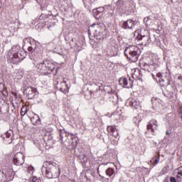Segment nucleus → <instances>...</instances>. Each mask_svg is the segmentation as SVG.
<instances>
[{
  "instance_id": "nucleus-1",
  "label": "nucleus",
  "mask_w": 182,
  "mask_h": 182,
  "mask_svg": "<svg viewBox=\"0 0 182 182\" xmlns=\"http://www.w3.org/2000/svg\"><path fill=\"white\" fill-rule=\"evenodd\" d=\"M41 172L46 178H58L60 176L59 165L52 161L45 162L41 168Z\"/></svg>"
},
{
  "instance_id": "nucleus-2",
  "label": "nucleus",
  "mask_w": 182,
  "mask_h": 182,
  "mask_svg": "<svg viewBox=\"0 0 182 182\" xmlns=\"http://www.w3.org/2000/svg\"><path fill=\"white\" fill-rule=\"evenodd\" d=\"M10 51L12 55L9 57V62L14 63V65L20 63V62H22L26 58V53L24 50H21V47L18 45L14 46Z\"/></svg>"
},
{
  "instance_id": "nucleus-3",
  "label": "nucleus",
  "mask_w": 182,
  "mask_h": 182,
  "mask_svg": "<svg viewBox=\"0 0 182 182\" xmlns=\"http://www.w3.org/2000/svg\"><path fill=\"white\" fill-rule=\"evenodd\" d=\"M152 77L156 82H159L161 87H167V86H173V78L171 75L168 73H158L156 75L152 74Z\"/></svg>"
},
{
  "instance_id": "nucleus-4",
  "label": "nucleus",
  "mask_w": 182,
  "mask_h": 182,
  "mask_svg": "<svg viewBox=\"0 0 182 182\" xmlns=\"http://www.w3.org/2000/svg\"><path fill=\"white\" fill-rule=\"evenodd\" d=\"M41 75H50L55 70V64L49 60H44L36 66Z\"/></svg>"
},
{
  "instance_id": "nucleus-5",
  "label": "nucleus",
  "mask_w": 182,
  "mask_h": 182,
  "mask_svg": "<svg viewBox=\"0 0 182 182\" xmlns=\"http://www.w3.org/2000/svg\"><path fill=\"white\" fill-rule=\"evenodd\" d=\"M124 55L131 62H137L140 56V49L136 46H129L124 50Z\"/></svg>"
},
{
  "instance_id": "nucleus-6",
  "label": "nucleus",
  "mask_w": 182,
  "mask_h": 182,
  "mask_svg": "<svg viewBox=\"0 0 182 182\" xmlns=\"http://www.w3.org/2000/svg\"><path fill=\"white\" fill-rule=\"evenodd\" d=\"M135 41L139 42V45H144V46H147L151 42L150 39V36L146 30H137L134 33Z\"/></svg>"
},
{
  "instance_id": "nucleus-7",
  "label": "nucleus",
  "mask_w": 182,
  "mask_h": 182,
  "mask_svg": "<svg viewBox=\"0 0 182 182\" xmlns=\"http://www.w3.org/2000/svg\"><path fill=\"white\" fill-rule=\"evenodd\" d=\"M12 161L14 166H23L25 163V155L21 152H18L14 155Z\"/></svg>"
},
{
  "instance_id": "nucleus-8",
  "label": "nucleus",
  "mask_w": 182,
  "mask_h": 182,
  "mask_svg": "<svg viewBox=\"0 0 182 182\" xmlns=\"http://www.w3.org/2000/svg\"><path fill=\"white\" fill-rule=\"evenodd\" d=\"M107 35V31L106 28H98V30H95V38L97 41H103Z\"/></svg>"
},
{
  "instance_id": "nucleus-9",
  "label": "nucleus",
  "mask_w": 182,
  "mask_h": 182,
  "mask_svg": "<svg viewBox=\"0 0 182 182\" xmlns=\"http://www.w3.org/2000/svg\"><path fill=\"white\" fill-rule=\"evenodd\" d=\"M55 83H57V88L60 92L65 93V95L69 92V85H68V82L65 80H63L60 83L59 81L55 80Z\"/></svg>"
},
{
  "instance_id": "nucleus-10",
  "label": "nucleus",
  "mask_w": 182,
  "mask_h": 182,
  "mask_svg": "<svg viewBox=\"0 0 182 182\" xmlns=\"http://www.w3.org/2000/svg\"><path fill=\"white\" fill-rule=\"evenodd\" d=\"M14 180V176H12V171L1 172L0 171V182H9Z\"/></svg>"
},
{
  "instance_id": "nucleus-11",
  "label": "nucleus",
  "mask_w": 182,
  "mask_h": 182,
  "mask_svg": "<svg viewBox=\"0 0 182 182\" xmlns=\"http://www.w3.org/2000/svg\"><path fill=\"white\" fill-rule=\"evenodd\" d=\"M119 83L120 86L127 89H130V87H133V82H132L130 78L127 80V78L126 77H121L119 80Z\"/></svg>"
},
{
  "instance_id": "nucleus-12",
  "label": "nucleus",
  "mask_w": 182,
  "mask_h": 182,
  "mask_svg": "<svg viewBox=\"0 0 182 182\" xmlns=\"http://www.w3.org/2000/svg\"><path fill=\"white\" fill-rule=\"evenodd\" d=\"M156 19L157 18H156V16H149L144 18V23L146 25V26L149 28V26H151V25H154V22H156Z\"/></svg>"
},
{
  "instance_id": "nucleus-13",
  "label": "nucleus",
  "mask_w": 182,
  "mask_h": 182,
  "mask_svg": "<svg viewBox=\"0 0 182 182\" xmlns=\"http://www.w3.org/2000/svg\"><path fill=\"white\" fill-rule=\"evenodd\" d=\"M1 137L6 144H11L12 143V131H8L1 134Z\"/></svg>"
},
{
  "instance_id": "nucleus-14",
  "label": "nucleus",
  "mask_w": 182,
  "mask_h": 182,
  "mask_svg": "<svg viewBox=\"0 0 182 182\" xmlns=\"http://www.w3.org/2000/svg\"><path fill=\"white\" fill-rule=\"evenodd\" d=\"M38 92V90L33 87H28L26 88L23 91V94L26 95L30 99H32L33 97L34 93H36Z\"/></svg>"
},
{
  "instance_id": "nucleus-15",
  "label": "nucleus",
  "mask_w": 182,
  "mask_h": 182,
  "mask_svg": "<svg viewBox=\"0 0 182 182\" xmlns=\"http://www.w3.org/2000/svg\"><path fill=\"white\" fill-rule=\"evenodd\" d=\"M107 132L108 133H112L113 137L118 139V140L120 138V135L119 134V130H117V128H116V126H108Z\"/></svg>"
},
{
  "instance_id": "nucleus-16",
  "label": "nucleus",
  "mask_w": 182,
  "mask_h": 182,
  "mask_svg": "<svg viewBox=\"0 0 182 182\" xmlns=\"http://www.w3.org/2000/svg\"><path fill=\"white\" fill-rule=\"evenodd\" d=\"M136 26V23L132 19L127 20V21H124L122 23V28L123 29H133Z\"/></svg>"
},
{
  "instance_id": "nucleus-17",
  "label": "nucleus",
  "mask_w": 182,
  "mask_h": 182,
  "mask_svg": "<svg viewBox=\"0 0 182 182\" xmlns=\"http://www.w3.org/2000/svg\"><path fill=\"white\" fill-rule=\"evenodd\" d=\"M105 12V7H98L92 10V15L95 19L100 18V14Z\"/></svg>"
},
{
  "instance_id": "nucleus-18",
  "label": "nucleus",
  "mask_w": 182,
  "mask_h": 182,
  "mask_svg": "<svg viewBox=\"0 0 182 182\" xmlns=\"http://www.w3.org/2000/svg\"><path fill=\"white\" fill-rule=\"evenodd\" d=\"M132 77L136 79V80H141L143 79V72L139 69L136 70L132 75Z\"/></svg>"
},
{
  "instance_id": "nucleus-19",
  "label": "nucleus",
  "mask_w": 182,
  "mask_h": 182,
  "mask_svg": "<svg viewBox=\"0 0 182 182\" xmlns=\"http://www.w3.org/2000/svg\"><path fill=\"white\" fill-rule=\"evenodd\" d=\"M161 102V100L156 97H152L151 99L153 107H160L162 105Z\"/></svg>"
},
{
  "instance_id": "nucleus-20",
  "label": "nucleus",
  "mask_w": 182,
  "mask_h": 182,
  "mask_svg": "<svg viewBox=\"0 0 182 182\" xmlns=\"http://www.w3.org/2000/svg\"><path fill=\"white\" fill-rule=\"evenodd\" d=\"M31 122L33 126H36V124H41V117H39V115L36 114L35 117H33L31 119Z\"/></svg>"
},
{
  "instance_id": "nucleus-21",
  "label": "nucleus",
  "mask_w": 182,
  "mask_h": 182,
  "mask_svg": "<svg viewBox=\"0 0 182 182\" xmlns=\"http://www.w3.org/2000/svg\"><path fill=\"white\" fill-rule=\"evenodd\" d=\"M105 174L107 176V177H112L113 174H114V169L112 168H108L105 171Z\"/></svg>"
},
{
  "instance_id": "nucleus-22",
  "label": "nucleus",
  "mask_w": 182,
  "mask_h": 182,
  "mask_svg": "<svg viewBox=\"0 0 182 182\" xmlns=\"http://www.w3.org/2000/svg\"><path fill=\"white\" fill-rule=\"evenodd\" d=\"M157 124H159V123L157 122V120H156V119H152V120L149 121V124L146 126V129H147L148 132H150V126L153 127Z\"/></svg>"
},
{
  "instance_id": "nucleus-23",
  "label": "nucleus",
  "mask_w": 182,
  "mask_h": 182,
  "mask_svg": "<svg viewBox=\"0 0 182 182\" xmlns=\"http://www.w3.org/2000/svg\"><path fill=\"white\" fill-rule=\"evenodd\" d=\"M28 50L31 53V55H36V46H29Z\"/></svg>"
},
{
  "instance_id": "nucleus-24",
  "label": "nucleus",
  "mask_w": 182,
  "mask_h": 182,
  "mask_svg": "<svg viewBox=\"0 0 182 182\" xmlns=\"http://www.w3.org/2000/svg\"><path fill=\"white\" fill-rule=\"evenodd\" d=\"M60 137L61 141H65L67 139V134L65 131L60 130Z\"/></svg>"
},
{
  "instance_id": "nucleus-25",
  "label": "nucleus",
  "mask_w": 182,
  "mask_h": 182,
  "mask_svg": "<svg viewBox=\"0 0 182 182\" xmlns=\"http://www.w3.org/2000/svg\"><path fill=\"white\" fill-rule=\"evenodd\" d=\"M124 2H126V0H118L117 1V6L118 9H122L123 6H124Z\"/></svg>"
},
{
  "instance_id": "nucleus-26",
  "label": "nucleus",
  "mask_w": 182,
  "mask_h": 182,
  "mask_svg": "<svg viewBox=\"0 0 182 182\" xmlns=\"http://www.w3.org/2000/svg\"><path fill=\"white\" fill-rule=\"evenodd\" d=\"M71 140H72V142H71L72 147H73V149H75V147H76V146H77V137L73 136L71 138Z\"/></svg>"
},
{
  "instance_id": "nucleus-27",
  "label": "nucleus",
  "mask_w": 182,
  "mask_h": 182,
  "mask_svg": "<svg viewBox=\"0 0 182 182\" xmlns=\"http://www.w3.org/2000/svg\"><path fill=\"white\" fill-rule=\"evenodd\" d=\"M100 84H96V83H92L91 85L92 87V92H97V90H100Z\"/></svg>"
},
{
  "instance_id": "nucleus-28",
  "label": "nucleus",
  "mask_w": 182,
  "mask_h": 182,
  "mask_svg": "<svg viewBox=\"0 0 182 182\" xmlns=\"http://www.w3.org/2000/svg\"><path fill=\"white\" fill-rule=\"evenodd\" d=\"M159 124H156L155 125L150 126L149 130H151V133H153V135L154 136V132L158 129Z\"/></svg>"
},
{
  "instance_id": "nucleus-29",
  "label": "nucleus",
  "mask_w": 182,
  "mask_h": 182,
  "mask_svg": "<svg viewBox=\"0 0 182 182\" xmlns=\"http://www.w3.org/2000/svg\"><path fill=\"white\" fill-rule=\"evenodd\" d=\"M29 180L32 182H41V178H38L37 176L30 177Z\"/></svg>"
},
{
  "instance_id": "nucleus-30",
  "label": "nucleus",
  "mask_w": 182,
  "mask_h": 182,
  "mask_svg": "<svg viewBox=\"0 0 182 182\" xmlns=\"http://www.w3.org/2000/svg\"><path fill=\"white\" fill-rule=\"evenodd\" d=\"M159 161L160 159H157V156H155L153 159L151 160V163H154V166H156V164H159Z\"/></svg>"
},
{
  "instance_id": "nucleus-31",
  "label": "nucleus",
  "mask_w": 182,
  "mask_h": 182,
  "mask_svg": "<svg viewBox=\"0 0 182 182\" xmlns=\"http://www.w3.org/2000/svg\"><path fill=\"white\" fill-rule=\"evenodd\" d=\"M176 181H177V182H181V181H182V174L179 172L177 173Z\"/></svg>"
},
{
  "instance_id": "nucleus-32",
  "label": "nucleus",
  "mask_w": 182,
  "mask_h": 182,
  "mask_svg": "<svg viewBox=\"0 0 182 182\" xmlns=\"http://www.w3.org/2000/svg\"><path fill=\"white\" fill-rule=\"evenodd\" d=\"M132 107L134 108V109H135V110H137V109H139V105H140V104H138L137 105V102H133L132 103Z\"/></svg>"
},
{
  "instance_id": "nucleus-33",
  "label": "nucleus",
  "mask_w": 182,
  "mask_h": 182,
  "mask_svg": "<svg viewBox=\"0 0 182 182\" xmlns=\"http://www.w3.org/2000/svg\"><path fill=\"white\" fill-rule=\"evenodd\" d=\"M98 176L100 177V181H106V180H109V178H107L106 177L100 175V173H99Z\"/></svg>"
},
{
  "instance_id": "nucleus-34",
  "label": "nucleus",
  "mask_w": 182,
  "mask_h": 182,
  "mask_svg": "<svg viewBox=\"0 0 182 182\" xmlns=\"http://www.w3.org/2000/svg\"><path fill=\"white\" fill-rule=\"evenodd\" d=\"M170 181L171 182H177V179H176V178L173 177V176H171L170 177Z\"/></svg>"
},
{
  "instance_id": "nucleus-35",
  "label": "nucleus",
  "mask_w": 182,
  "mask_h": 182,
  "mask_svg": "<svg viewBox=\"0 0 182 182\" xmlns=\"http://www.w3.org/2000/svg\"><path fill=\"white\" fill-rule=\"evenodd\" d=\"M133 120L134 123H140V119H138L137 121V117H134Z\"/></svg>"
},
{
  "instance_id": "nucleus-36",
  "label": "nucleus",
  "mask_w": 182,
  "mask_h": 182,
  "mask_svg": "<svg viewBox=\"0 0 182 182\" xmlns=\"http://www.w3.org/2000/svg\"><path fill=\"white\" fill-rule=\"evenodd\" d=\"M11 95H13L14 96H15L16 99H18V94L15 92H11Z\"/></svg>"
},
{
  "instance_id": "nucleus-37",
  "label": "nucleus",
  "mask_w": 182,
  "mask_h": 182,
  "mask_svg": "<svg viewBox=\"0 0 182 182\" xmlns=\"http://www.w3.org/2000/svg\"><path fill=\"white\" fill-rule=\"evenodd\" d=\"M178 113H180V114H182V106L179 107V109H178Z\"/></svg>"
},
{
  "instance_id": "nucleus-38",
  "label": "nucleus",
  "mask_w": 182,
  "mask_h": 182,
  "mask_svg": "<svg viewBox=\"0 0 182 182\" xmlns=\"http://www.w3.org/2000/svg\"><path fill=\"white\" fill-rule=\"evenodd\" d=\"M178 172H179L181 174H182V166H180V167L178 168Z\"/></svg>"
},
{
  "instance_id": "nucleus-39",
  "label": "nucleus",
  "mask_w": 182,
  "mask_h": 182,
  "mask_svg": "<svg viewBox=\"0 0 182 182\" xmlns=\"http://www.w3.org/2000/svg\"><path fill=\"white\" fill-rule=\"evenodd\" d=\"M169 97H171V99H173V97H174V94L173 92L170 93Z\"/></svg>"
},
{
  "instance_id": "nucleus-40",
  "label": "nucleus",
  "mask_w": 182,
  "mask_h": 182,
  "mask_svg": "<svg viewBox=\"0 0 182 182\" xmlns=\"http://www.w3.org/2000/svg\"><path fill=\"white\" fill-rule=\"evenodd\" d=\"M25 114H26V112H23V111L21 112V116H25Z\"/></svg>"
},
{
  "instance_id": "nucleus-41",
  "label": "nucleus",
  "mask_w": 182,
  "mask_h": 182,
  "mask_svg": "<svg viewBox=\"0 0 182 182\" xmlns=\"http://www.w3.org/2000/svg\"><path fill=\"white\" fill-rule=\"evenodd\" d=\"M168 5H171V4H174V1L173 0H171V2L168 3Z\"/></svg>"
},
{
  "instance_id": "nucleus-42",
  "label": "nucleus",
  "mask_w": 182,
  "mask_h": 182,
  "mask_svg": "<svg viewBox=\"0 0 182 182\" xmlns=\"http://www.w3.org/2000/svg\"><path fill=\"white\" fill-rule=\"evenodd\" d=\"M166 134L167 136H170V132H169L168 131H166Z\"/></svg>"
},
{
  "instance_id": "nucleus-43",
  "label": "nucleus",
  "mask_w": 182,
  "mask_h": 182,
  "mask_svg": "<svg viewBox=\"0 0 182 182\" xmlns=\"http://www.w3.org/2000/svg\"><path fill=\"white\" fill-rule=\"evenodd\" d=\"M91 26H92V28H95V26H96V23H93Z\"/></svg>"
},
{
  "instance_id": "nucleus-44",
  "label": "nucleus",
  "mask_w": 182,
  "mask_h": 182,
  "mask_svg": "<svg viewBox=\"0 0 182 182\" xmlns=\"http://www.w3.org/2000/svg\"><path fill=\"white\" fill-rule=\"evenodd\" d=\"M84 163H87V159L86 160L84 159Z\"/></svg>"
},
{
  "instance_id": "nucleus-45",
  "label": "nucleus",
  "mask_w": 182,
  "mask_h": 182,
  "mask_svg": "<svg viewBox=\"0 0 182 182\" xmlns=\"http://www.w3.org/2000/svg\"><path fill=\"white\" fill-rule=\"evenodd\" d=\"M113 15H114V13H113V12L110 13V16H113Z\"/></svg>"
},
{
  "instance_id": "nucleus-46",
  "label": "nucleus",
  "mask_w": 182,
  "mask_h": 182,
  "mask_svg": "<svg viewBox=\"0 0 182 182\" xmlns=\"http://www.w3.org/2000/svg\"><path fill=\"white\" fill-rule=\"evenodd\" d=\"M1 86H2L3 87H4V84H2V83H0V87H1Z\"/></svg>"
},
{
  "instance_id": "nucleus-47",
  "label": "nucleus",
  "mask_w": 182,
  "mask_h": 182,
  "mask_svg": "<svg viewBox=\"0 0 182 182\" xmlns=\"http://www.w3.org/2000/svg\"><path fill=\"white\" fill-rule=\"evenodd\" d=\"M97 173L99 174V167L97 168Z\"/></svg>"
},
{
  "instance_id": "nucleus-48",
  "label": "nucleus",
  "mask_w": 182,
  "mask_h": 182,
  "mask_svg": "<svg viewBox=\"0 0 182 182\" xmlns=\"http://www.w3.org/2000/svg\"><path fill=\"white\" fill-rule=\"evenodd\" d=\"M151 69H153V65H150Z\"/></svg>"
},
{
  "instance_id": "nucleus-49",
  "label": "nucleus",
  "mask_w": 182,
  "mask_h": 182,
  "mask_svg": "<svg viewBox=\"0 0 182 182\" xmlns=\"http://www.w3.org/2000/svg\"><path fill=\"white\" fill-rule=\"evenodd\" d=\"M88 33H90V30H88Z\"/></svg>"
},
{
  "instance_id": "nucleus-50",
  "label": "nucleus",
  "mask_w": 182,
  "mask_h": 182,
  "mask_svg": "<svg viewBox=\"0 0 182 182\" xmlns=\"http://www.w3.org/2000/svg\"><path fill=\"white\" fill-rule=\"evenodd\" d=\"M97 28H99V24L97 25Z\"/></svg>"
},
{
  "instance_id": "nucleus-51",
  "label": "nucleus",
  "mask_w": 182,
  "mask_h": 182,
  "mask_svg": "<svg viewBox=\"0 0 182 182\" xmlns=\"http://www.w3.org/2000/svg\"><path fill=\"white\" fill-rule=\"evenodd\" d=\"M154 144H155L156 146H157V143L155 142Z\"/></svg>"
},
{
  "instance_id": "nucleus-52",
  "label": "nucleus",
  "mask_w": 182,
  "mask_h": 182,
  "mask_svg": "<svg viewBox=\"0 0 182 182\" xmlns=\"http://www.w3.org/2000/svg\"><path fill=\"white\" fill-rule=\"evenodd\" d=\"M1 5H2V4L0 3V8H1Z\"/></svg>"
},
{
  "instance_id": "nucleus-53",
  "label": "nucleus",
  "mask_w": 182,
  "mask_h": 182,
  "mask_svg": "<svg viewBox=\"0 0 182 182\" xmlns=\"http://www.w3.org/2000/svg\"><path fill=\"white\" fill-rule=\"evenodd\" d=\"M145 134H147V132H145Z\"/></svg>"
},
{
  "instance_id": "nucleus-54",
  "label": "nucleus",
  "mask_w": 182,
  "mask_h": 182,
  "mask_svg": "<svg viewBox=\"0 0 182 182\" xmlns=\"http://www.w3.org/2000/svg\"><path fill=\"white\" fill-rule=\"evenodd\" d=\"M31 168L33 170V167H31Z\"/></svg>"
}]
</instances>
